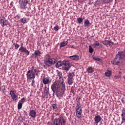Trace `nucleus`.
Returning a JSON list of instances; mask_svg holds the SVG:
<instances>
[{
  "label": "nucleus",
  "mask_w": 125,
  "mask_h": 125,
  "mask_svg": "<svg viewBox=\"0 0 125 125\" xmlns=\"http://www.w3.org/2000/svg\"><path fill=\"white\" fill-rule=\"evenodd\" d=\"M51 88L54 92V93H56V95L57 97H63V95H64V92L61 91V89L60 88V84L58 82H55L53 84H52Z\"/></svg>",
  "instance_id": "nucleus-1"
},
{
  "label": "nucleus",
  "mask_w": 125,
  "mask_h": 125,
  "mask_svg": "<svg viewBox=\"0 0 125 125\" xmlns=\"http://www.w3.org/2000/svg\"><path fill=\"white\" fill-rule=\"evenodd\" d=\"M40 72V71L38 68H35V66H32L26 73L27 80H35L36 76H39Z\"/></svg>",
  "instance_id": "nucleus-2"
},
{
  "label": "nucleus",
  "mask_w": 125,
  "mask_h": 125,
  "mask_svg": "<svg viewBox=\"0 0 125 125\" xmlns=\"http://www.w3.org/2000/svg\"><path fill=\"white\" fill-rule=\"evenodd\" d=\"M76 105V116L78 119H81L82 118V114L83 113V109H82V106H81V103L80 101H77Z\"/></svg>",
  "instance_id": "nucleus-3"
},
{
  "label": "nucleus",
  "mask_w": 125,
  "mask_h": 125,
  "mask_svg": "<svg viewBox=\"0 0 125 125\" xmlns=\"http://www.w3.org/2000/svg\"><path fill=\"white\" fill-rule=\"evenodd\" d=\"M123 54V52H119L116 55V56L113 61L112 64L113 65H120L123 58H122V55Z\"/></svg>",
  "instance_id": "nucleus-4"
},
{
  "label": "nucleus",
  "mask_w": 125,
  "mask_h": 125,
  "mask_svg": "<svg viewBox=\"0 0 125 125\" xmlns=\"http://www.w3.org/2000/svg\"><path fill=\"white\" fill-rule=\"evenodd\" d=\"M56 62H57V61L53 58H48L44 61L45 65L49 66H51V65H53V64H55Z\"/></svg>",
  "instance_id": "nucleus-5"
},
{
  "label": "nucleus",
  "mask_w": 125,
  "mask_h": 125,
  "mask_svg": "<svg viewBox=\"0 0 125 125\" xmlns=\"http://www.w3.org/2000/svg\"><path fill=\"white\" fill-rule=\"evenodd\" d=\"M62 65L64 66V71H69L71 69V64L70 62L68 61H63Z\"/></svg>",
  "instance_id": "nucleus-6"
},
{
  "label": "nucleus",
  "mask_w": 125,
  "mask_h": 125,
  "mask_svg": "<svg viewBox=\"0 0 125 125\" xmlns=\"http://www.w3.org/2000/svg\"><path fill=\"white\" fill-rule=\"evenodd\" d=\"M20 4L21 8H25V6L28 4V0H20Z\"/></svg>",
  "instance_id": "nucleus-7"
},
{
  "label": "nucleus",
  "mask_w": 125,
  "mask_h": 125,
  "mask_svg": "<svg viewBox=\"0 0 125 125\" xmlns=\"http://www.w3.org/2000/svg\"><path fill=\"white\" fill-rule=\"evenodd\" d=\"M10 94L12 97V99L14 101L17 102L18 101V96L15 94V92L13 90H11L10 91Z\"/></svg>",
  "instance_id": "nucleus-8"
},
{
  "label": "nucleus",
  "mask_w": 125,
  "mask_h": 125,
  "mask_svg": "<svg viewBox=\"0 0 125 125\" xmlns=\"http://www.w3.org/2000/svg\"><path fill=\"white\" fill-rule=\"evenodd\" d=\"M0 22L1 24L2 27H4V26H7V25H8V21H7V20L5 19L4 17H2L0 19Z\"/></svg>",
  "instance_id": "nucleus-9"
},
{
  "label": "nucleus",
  "mask_w": 125,
  "mask_h": 125,
  "mask_svg": "<svg viewBox=\"0 0 125 125\" xmlns=\"http://www.w3.org/2000/svg\"><path fill=\"white\" fill-rule=\"evenodd\" d=\"M19 50L21 53H25L26 55H29V54H30V51L27 50L26 48L23 47V46H21V47L19 48Z\"/></svg>",
  "instance_id": "nucleus-10"
},
{
  "label": "nucleus",
  "mask_w": 125,
  "mask_h": 125,
  "mask_svg": "<svg viewBox=\"0 0 125 125\" xmlns=\"http://www.w3.org/2000/svg\"><path fill=\"white\" fill-rule=\"evenodd\" d=\"M57 119L58 120L59 123H60V125H66V121H65V119H64L63 116H61Z\"/></svg>",
  "instance_id": "nucleus-11"
},
{
  "label": "nucleus",
  "mask_w": 125,
  "mask_h": 125,
  "mask_svg": "<svg viewBox=\"0 0 125 125\" xmlns=\"http://www.w3.org/2000/svg\"><path fill=\"white\" fill-rule=\"evenodd\" d=\"M102 120V118L100 115H96L94 118V121L95 122V125H98V123H100Z\"/></svg>",
  "instance_id": "nucleus-12"
},
{
  "label": "nucleus",
  "mask_w": 125,
  "mask_h": 125,
  "mask_svg": "<svg viewBox=\"0 0 125 125\" xmlns=\"http://www.w3.org/2000/svg\"><path fill=\"white\" fill-rule=\"evenodd\" d=\"M103 44H105V45H108L109 46H112L114 45V42H111L108 40H104L103 41Z\"/></svg>",
  "instance_id": "nucleus-13"
},
{
  "label": "nucleus",
  "mask_w": 125,
  "mask_h": 125,
  "mask_svg": "<svg viewBox=\"0 0 125 125\" xmlns=\"http://www.w3.org/2000/svg\"><path fill=\"white\" fill-rule=\"evenodd\" d=\"M51 81L48 78H44L42 80V83L44 84H49V83H51Z\"/></svg>",
  "instance_id": "nucleus-14"
},
{
  "label": "nucleus",
  "mask_w": 125,
  "mask_h": 125,
  "mask_svg": "<svg viewBox=\"0 0 125 125\" xmlns=\"http://www.w3.org/2000/svg\"><path fill=\"white\" fill-rule=\"evenodd\" d=\"M29 115L33 119H35L37 116V112L34 110H32L30 111Z\"/></svg>",
  "instance_id": "nucleus-15"
},
{
  "label": "nucleus",
  "mask_w": 125,
  "mask_h": 125,
  "mask_svg": "<svg viewBox=\"0 0 125 125\" xmlns=\"http://www.w3.org/2000/svg\"><path fill=\"white\" fill-rule=\"evenodd\" d=\"M69 58L70 59H72V60L78 61V60H79L80 57L79 56V55H75L70 56Z\"/></svg>",
  "instance_id": "nucleus-16"
},
{
  "label": "nucleus",
  "mask_w": 125,
  "mask_h": 125,
  "mask_svg": "<svg viewBox=\"0 0 125 125\" xmlns=\"http://www.w3.org/2000/svg\"><path fill=\"white\" fill-rule=\"evenodd\" d=\"M41 54H42V53H41V51H40V50H37L35 51L34 55L35 58L38 57V56H40Z\"/></svg>",
  "instance_id": "nucleus-17"
},
{
  "label": "nucleus",
  "mask_w": 125,
  "mask_h": 125,
  "mask_svg": "<svg viewBox=\"0 0 125 125\" xmlns=\"http://www.w3.org/2000/svg\"><path fill=\"white\" fill-rule=\"evenodd\" d=\"M121 117L122 121H125V108L123 109L122 110V113L121 114Z\"/></svg>",
  "instance_id": "nucleus-18"
},
{
  "label": "nucleus",
  "mask_w": 125,
  "mask_h": 125,
  "mask_svg": "<svg viewBox=\"0 0 125 125\" xmlns=\"http://www.w3.org/2000/svg\"><path fill=\"white\" fill-rule=\"evenodd\" d=\"M87 71L88 73H89V74H91L94 72V69L92 68V67L90 66L87 69Z\"/></svg>",
  "instance_id": "nucleus-19"
},
{
  "label": "nucleus",
  "mask_w": 125,
  "mask_h": 125,
  "mask_svg": "<svg viewBox=\"0 0 125 125\" xmlns=\"http://www.w3.org/2000/svg\"><path fill=\"white\" fill-rule=\"evenodd\" d=\"M84 27H89V26H90V22H89V21L88 20H86L84 23Z\"/></svg>",
  "instance_id": "nucleus-20"
},
{
  "label": "nucleus",
  "mask_w": 125,
  "mask_h": 125,
  "mask_svg": "<svg viewBox=\"0 0 125 125\" xmlns=\"http://www.w3.org/2000/svg\"><path fill=\"white\" fill-rule=\"evenodd\" d=\"M44 92L47 95H49V88H47L46 86H45L44 87Z\"/></svg>",
  "instance_id": "nucleus-21"
},
{
  "label": "nucleus",
  "mask_w": 125,
  "mask_h": 125,
  "mask_svg": "<svg viewBox=\"0 0 125 125\" xmlns=\"http://www.w3.org/2000/svg\"><path fill=\"white\" fill-rule=\"evenodd\" d=\"M56 67H61V66H63V62L61 61H58L56 64Z\"/></svg>",
  "instance_id": "nucleus-22"
},
{
  "label": "nucleus",
  "mask_w": 125,
  "mask_h": 125,
  "mask_svg": "<svg viewBox=\"0 0 125 125\" xmlns=\"http://www.w3.org/2000/svg\"><path fill=\"white\" fill-rule=\"evenodd\" d=\"M74 77H75V73L74 72L69 73L68 75V79H73V78H74Z\"/></svg>",
  "instance_id": "nucleus-23"
},
{
  "label": "nucleus",
  "mask_w": 125,
  "mask_h": 125,
  "mask_svg": "<svg viewBox=\"0 0 125 125\" xmlns=\"http://www.w3.org/2000/svg\"><path fill=\"white\" fill-rule=\"evenodd\" d=\"M20 22L22 23V24H26V23H27V19L23 18L20 20Z\"/></svg>",
  "instance_id": "nucleus-24"
},
{
  "label": "nucleus",
  "mask_w": 125,
  "mask_h": 125,
  "mask_svg": "<svg viewBox=\"0 0 125 125\" xmlns=\"http://www.w3.org/2000/svg\"><path fill=\"white\" fill-rule=\"evenodd\" d=\"M53 125H60L59 121L57 118L55 119L53 122Z\"/></svg>",
  "instance_id": "nucleus-25"
},
{
  "label": "nucleus",
  "mask_w": 125,
  "mask_h": 125,
  "mask_svg": "<svg viewBox=\"0 0 125 125\" xmlns=\"http://www.w3.org/2000/svg\"><path fill=\"white\" fill-rule=\"evenodd\" d=\"M111 75L112 72L110 71H107L105 72V76H106V77H111Z\"/></svg>",
  "instance_id": "nucleus-26"
},
{
  "label": "nucleus",
  "mask_w": 125,
  "mask_h": 125,
  "mask_svg": "<svg viewBox=\"0 0 125 125\" xmlns=\"http://www.w3.org/2000/svg\"><path fill=\"white\" fill-rule=\"evenodd\" d=\"M67 80H68V84H69V85H72V84L73 83V79H70V78H67Z\"/></svg>",
  "instance_id": "nucleus-27"
},
{
  "label": "nucleus",
  "mask_w": 125,
  "mask_h": 125,
  "mask_svg": "<svg viewBox=\"0 0 125 125\" xmlns=\"http://www.w3.org/2000/svg\"><path fill=\"white\" fill-rule=\"evenodd\" d=\"M66 44H67V43H66V42H63L60 44V47H63L64 46H66Z\"/></svg>",
  "instance_id": "nucleus-28"
},
{
  "label": "nucleus",
  "mask_w": 125,
  "mask_h": 125,
  "mask_svg": "<svg viewBox=\"0 0 125 125\" xmlns=\"http://www.w3.org/2000/svg\"><path fill=\"white\" fill-rule=\"evenodd\" d=\"M57 76H59V79L61 80L62 78V73L60 71H59L57 73Z\"/></svg>",
  "instance_id": "nucleus-29"
},
{
  "label": "nucleus",
  "mask_w": 125,
  "mask_h": 125,
  "mask_svg": "<svg viewBox=\"0 0 125 125\" xmlns=\"http://www.w3.org/2000/svg\"><path fill=\"white\" fill-rule=\"evenodd\" d=\"M23 104L22 103H19L18 104V110H20L22 108V106Z\"/></svg>",
  "instance_id": "nucleus-30"
},
{
  "label": "nucleus",
  "mask_w": 125,
  "mask_h": 125,
  "mask_svg": "<svg viewBox=\"0 0 125 125\" xmlns=\"http://www.w3.org/2000/svg\"><path fill=\"white\" fill-rule=\"evenodd\" d=\"M77 21L79 24H81V23H82L83 22V20L82 18H79L77 19Z\"/></svg>",
  "instance_id": "nucleus-31"
},
{
  "label": "nucleus",
  "mask_w": 125,
  "mask_h": 125,
  "mask_svg": "<svg viewBox=\"0 0 125 125\" xmlns=\"http://www.w3.org/2000/svg\"><path fill=\"white\" fill-rule=\"evenodd\" d=\"M89 52H90V53H92V52H93V49L91 46H89Z\"/></svg>",
  "instance_id": "nucleus-32"
},
{
  "label": "nucleus",
  "mask_w": 125,
  "mask_h": 125,
  "mask_svg": "<svg viewBox=\"0 0 125 125\" xmlns=\"http://www.w3.org/2000/svg\"><path fill=\"white\" fill-rule=\"evenodd\" d=\"M62 89L63 90H65L66 89V87L65 86V83L62 82Z\"/></svg>",
  "instance_id": "nucleus-33"
},
{
  "label": "nucleus",
  "mask_w": 125,
  "mask_h": 125,
  "mask_svg": "<svg viewBox=\"0 0 125 125\" xmlns=\"http://www.w3.org/2000/svg\"><path fill=\"white\" fill-rule=\"evenodd\" d=\"M94 45H97V46H99L100 45V44L99 42H98V41H95V43L94 44Z\"/></svg>",
  "instance_id": "nucleus-34"
},
{
  "label": "nucleus",
  "mask_w": 125,
  "mask_h": 125,
  "mask_svg": "<svg viewBox=\"0 0 125 125\" xmlns=\"http://www.w3.org/2000/svg\"><path fill=\"white\" fill-rule=\"evenodd\" d=\"M18 120L20 122H23V117H22L21 116L19 117Z\"/></svg>",
  "instance_id": "nucleus-35"
},
{
  "label": "nucleus",
  "mask_w": 125,
  "mask_h": 125,
  "mask_svg": "<svg viewBox=\"0 0 125 125\" xmlns=\"http://www.w3.org/2000/svg\"><path fill=\"white\" fill-rule=\"evenodd\" d=\"M19 46H20V45H19V44H18V43H16L15 44V47L16 49H18Z\"/></svg>",
  "instance_id": "nucleus-36"
},
{
  "label": "nucleus",
  "mask_w": 125,
  "mask_h": 125,
  "mask_svg": "<svg viewBox=\"0 0 125 125\" xmlns=\"http://www.w3.org/2000/svg\"><path fill=\"white\" fill-rule=\"evenodd\" d=\"M25 100H26V98H22L20 101V102H22V103H24L25 102Z\"/></svg>",
  "instance_id": "nucleus-37"
},
{
  "label": "nucleus",
  "mask_w": 125,
  "mask_h": 125,
  "mask_svg": "<svg viewBox=\"0 0 125 125\" xmlns=\"http://www.w3.org/2000/svg\"><path fill=\"white\" fill-rule=\"evenodd\" d=\"M31 85H32V86H35V80L34 79H32V81L31 82Z\"/></svg>",
  "instance_id": "nucleus-38"
},
{
  "label": "nucleus",
  "mask_w": 125,
  "mask_h": 125,
  "mask_svg": "<svg viewBox=\"0 0 125 125\" xmlns=\"http://www.w3.org/2000/svg\"><path fill=\"white\" fill-rule=\"evenodd\" d=\"M54 29L55 31H58V30H59V27H58V26H55L54 27Z\"/></svg>",
  "instance_id": "nucleus-39"
},
{
  "label": "nucleus",
  "mask_w": 125,
  "mask_h": 125,
  "mask_svg": "<svg viewBox=\"0 0 125 125\" xmlns=\"http://www.w3.org/2000/svg\"><path fill=\"white\" fill-rule=\"evenodd\" d=\"M53 109H56L57 108V106H56V104H52Z\"/></svg>",
  "instance_id": "nucleus-40"
},
{
  "label": "nucleus",
  "mask_w": 125,
  "mask_h": 125,
  "mask_svg": "<svg viewBox=\"0 0 125 125\" xmlns=\"http://www.w3.org/2000/svg\"><path fill=\"white\" fill-rule=\"evenodd\" d=\"M93 59L94 60H96V61H100V60H101V59H100V58H96L95 57H94Z\"/></svg>",
  "instance_id": "nucleus-41"
},
{
  "label": "nucleus",
  "mask_w": 125,
  "mask_h": 125,
  "mask_svg": "<svg viewBox=\"0 0 125 125\" xmlns=\"http://www.w3.org/2000/svg\"><path fill=\"white\" fill-rule=\"evenodd\" d=\"M113 0H106V3H109V2H112Z\"/></svg>",
  "instance_id": "nucleus-42"
},
{
  "label": "nucleus",
  "mask_w": 125,
  "mask_h": 125,
  "mask_svg": "<svg viewBox=\"0 0 125 125\" xmlns=\"http://www.w3.org/2000/svg\"><path fill=\"white\" fill-rule=\"evenodd\" d=\"M121 101L123 102V103H125V98H122Z\"/></svg>",
  "instance_id": "nucleus-43"
},
{
  "label": "nucleus",
  "mask_w": 125,
  "mask_h": 125,
  "mask_svg": "<svg viewBox=\"0 0 125 125\" xmlns=\"http://www.w3.org/2000/svg\"><path fill=\"white\" fill-rule=\"evenodd\" d=\"M1 91H2V92H4V91H5V88H3V89H2Z\"/></svg>",
  "instance_id": "nucleus-44"
},
{
  "label": "nucleus",
  "mask_w": 125,
  "mask_h": 125,
  "mask_svg": "<svg viewBox=\"0 0 125 125\" xmlns=\"http://www.w3.org/2000/svg\"><path fill=\"white\" fill-rule=\"evenodd\" d=\"M103 2H105L106 3H107V0H102Z\"/></svg>",
  "instance_id": "nucleus-45"
},
{
  "label": "nucleus",
  "mask_w": 125,
  "mask_h": 125,
  "mask_svg": "<svg viewBox=\"0 0 125 125\" xmlns=\"http://www.w3.org/2000/svg\"><path fill=\"white\" fill-rule=\"evenodd\" d=\"M70 47H71V48H75V46H74L73 45L70 46Z\"/></svg>",
  "instance_id": "nucleus-46"
},
{
  "label": "nucleus",
  "mask_w": 125,
  "mask_h": 125,
  "mask_svg": "<svg viewBox=\"0 0 125 125\" xmlns=\"http://www.w3.org/2000/svg\"><path fill=\"white\" fill-rule=\"evenodd\" d=\"M99 46H100V47H102V46H103V45H101L100 44V45Z\"/></svg>",
  "instance_id": "nucleus-47"
},
{
  "label": "nucleus",
  "mask_w": 125,
  "mask_h": 125,
  "mask_svg": "<svg viewBox=\"0 0 125 125\" xmlns=\"http://www.w3.org/2000/svg\"><path fill=\"white\" fill-rule=\"evenodd\" d=\"M43 87V84H42V85H41V87Z\"/></svg>",
  "instance_id": "nucleus-48"
},
{
  "label": "nucleus",
  "mask_w": 125,
  "mask_h": 125,
  "mask_svg": "<svg viewBox=\"0 0 125 125\" xmlns=\"http://www.w3.org/2000/svg\"><path fill=\"white\" fill-rule=\"evenodd\" d=\"M92 0H89V1H90V2H91V1H92Z\"/></svg>",
  "instance_id": "nucleus-49"
},
{
  "label": "nucleus",
  "mask_w": 125,
  "mask_h": 125,
  "mask_svg": "<svg viewBox=\"0 0 125 125\" xmlns=\"http://www.w3.org/2000/svg\"><path fill=\"white\" fill-rule=\"evenodd\" d=\"M115 79H117V77L116 76H115Z\"/></svg>",
  "instance_id": "nucleus-50"
},
{
  "label": "nucleus",
  "mask_w": 125,
  "mask_h": 125,
  "mask_svg": "<svg viewBox=\"0 0 125 125\" xmlns=\"http://www.w3.org/2000/svg\"><path fill=\"white\" fill-rule=\"evenodd\" d=\"M24 113H26V111L25 110L23 111Z\"/></svg>",
  "instance_id": "nucleus-51"
}]
</instances>
